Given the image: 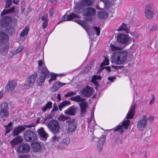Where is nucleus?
<instances>
[{"label":"nucleus","instance_id":"nucleus-1","mask_svg":"<svg viewBox=\"0 0 158 158\" xmlns=\"http://www.w3.org/2000/svg\"><path fill=\"white\" fill-rule=\"evenodd\" d=\"M135 104H134L131 106L130 109L125 118L127 119L124 120L121 124V123H120L118 124L117 126V127L114 130V131H118L121 135H122L124 132V130L123 128L126 130L128 129L130 122V120L128 119H132L133 118L135 114Z\"/></svg>","mask_w":158,"mask_h":158},{"label":"nucleus","instance_id":"nucleus-2","mask_svg":"<svg viewBox=\"0 0 158 158\" xmlns=\"http://www.w3.org/2000/svg\"><path fill=\"white\" fill-rule=\"evenodd\" d=\"M9 36L5 32L0 31V52L3 55H6L9 48Z\"/></svg>","mask_w":158,"mask_h":158},{"label":"nucleus","instance_id":"nucleus-3","mask_svg":"<svg viewBox=\"0 0 158 158\" xmlns=\"http://www.w3.org/2000/svg\"><path fill=\"white\" fill-rule=\"evenodd\" d=\"M127 54L126 51L115 52L112 54L111 60L117 64H123L126 60Z\"/></svg>","mask_w":158,"mask_h":158},{"label":"nucleus","instance_id":"nucleus-4","mask_svg":"<svg viewBox=\"0 0 158 158\" xmlns=\"http://www.w3.org/2000/svg\"><path fill=\"white\" fill-rule=\"evenodd\" d=\"M47 126L50 131L55 135H56V134H58L60 131L59 124L56 120L54 119L52 120L47 124Z\"/></svg>","mask_w":158,"mask_h":158},{"label":"nucleus","instance_id":"nucleus-5","mask_svg":"<svg viewBox=\"0 0 158 158\" xmlns=\"http://www.w3.org/2000/svg\"><path fill=\"white\" fill-rule=\"evenodd\" d=\"M50 76V72L48 70H42L40 74V77L37 80V85L41 86L44 83L46 77L49 78Z\"/></svg>","mask_w":158,"mask_h":158},{"label":"nucleus","instance_id":"nucleus-6","mask_svg":"<svg viewBox=\"0 0 158 158\" xmlns=\"http://www.w3.org/2000/svg\"><path fill=\"white\" fill-rule=\"evenodd\" d=\"M24 138L26 142H32L37 140V136L35 133L28 130L25 131L24 134Z\"/></svg>","mask_w":158,"mask_h":158},{"label":"nucleus","instance_id":"nucleus-7","mask_svg":"<svg viewBox=\"0 0 158 158\" xmlns=\"http://www.w3.org/2000/svg\"><path fill=\"white\" fill-rule=\"evenodd\" d=\"M148 119L146 116L143 115L137 123V127L139 131H143L146 128L148 123Z\"/></svg>","mask_w":158,"mask_h":158},{"label":"nucleus","instance_id":"nucleus-8","mask_svg":"<svg viewBox=\"0 0 158 158\" xmlns=\"http://www.w3.org/2000/svg\"><path fill=\"white\" fill-rule=\"evenodd\" d=\"M117 40L123 44H129L131 42L132 39L128 36L121 33H119L117 36Z\"/></svg>","mask_w":158,"mask_h":158},{"label":"nucleus","instance_id":"nucleus-9","mask_svg":"<svg viewBox=\"0 0 158 158\" xmlns=\"http://www.w3.org/2000/svg\"><path fill=\"white\" fill-rule=\"evenodd\" d=\"M92 2L91 0H82L79 4V6L75 7L74 9L75 12L77 13H81L83 9L85 6H91L92 4Z\"/></svg>","mask_w":158,"mask_h":158},{"label":"nucleus","instance_id":"nucleus-10","mask_svg":"<svg viewBox=\"0 0 158 158\" xmlns=\"http://www.w3.org/2000/svg\"><path fill=\"white\" fill-rule=\"evenodd\" d=\"M30 146L27 143H21L17 148V152L19 153L26 154L30 152Z\"/></svg>","mask_w":158,"mask_h":158},{"label":"nucleus","instance_id":"nucleus-11","mask_svg":"<svg viewBox=\"0 0 158 158\" xmlns=\"http://www.w3.org/2000/svg\"><path fill=\"white\" fill-rule=\"evenodd\" d=\"M8 103H2L0 105V117L1 118H7L8 116Z\"/></svg>","mask_w":158,"mask_h":158},{"label":"nucleus","instance_id":"nucleus-12","mask_svg":"<svg viewBox=\"0 0 158 158\" xmlns=\"http://www.w3.org/2000/svg\"><path fill=\"white\" fill-rule=\"evenodd\" d=\"M37 75L36 74H32L29 76L27 79V81L24 84V86L25 88L29 89L31 86H32L37 78Z\"/></svg>","mask_w":158,"mask_h":158},{"label":"nucleus","instance_id":"nucleus-13","mask_svg":"<svg viewBox=\"0 0 158 158\" xmlns=\"http://www.w3.org/2000/svg\"><path fill=\"white\" fill-rule=\"evenodd\" d=\"M66 122L68 123V132L69 133L74 132L76 129L77 124L75 119H73L71 120H67Z\"/></svg>","mask_w":158,"mask_h":158},{"label":"nucleus","instance_id":"nucleus-14","mask_svg":"<svg viewBox=\"0 0 158 158\" xmlns=\"http://www.w3.org/2000/svg\"><path fill=\"white\" fill-rule=\"evenodd\" d=\"M31 146L32 149V151L31 152V154L32 152H39L42 150V147L40 143L37 142H33L31 144Z\"/></svg>","mask_w":158,"mask_h":158},{"label":"nucleus","instance_id":"nucleus-15","mask_svg":"<svg viewBox=\"0 0 158 158\" xmlns=\"http://www.w3.org/2000/svg\"><path fill=\"white\" fill-rule=\"evenodd\" d=\"M16 85L17 84L15 81H9L5 86V90L9 93H11L14 91Z\"/></svg>","mask_w":158,"mask_h":158},{"label":"nucleus","instance_id":"nucleus-16","mask_svg":"<svg viewBox=\"0 0 158 158\" xmlns=\"http://www.w3.org/2000/svg\"><path fill=\"white\" fill-rule=\"evenodd\" d=\"M154 9L151 5H148L145 8V15L146 17L148 19H151L153 16Z\"/></svg>","mask_w":158,"mask_h":158},{"label":"nucleus","instance_id":"nucleus-17","mask_svg":"<svg viewBox=\"0 0 158 158\" xmlns=\"http://www.w3.org/2000/svg\"><path fill=\"white\" fill-rule=\"evenodd\" d=\"M77 109L78 108L77 106L73 105L65 110L64 113L66 115H75L77 113Z\"/></svg>","mask_w":158,"mask_h":158},{"label":"nucleus","instance_id":"nucleus-18","mask_svg":"<svg viewBox=\"0 0 158 158\" xmlns=\"http://www.w3.org/2000/svg\"><path fill=\"white\" fill-rule=\"evenodd\" d=\"M40 139L42 141H46L48 137V134L44 130L43 127H41L37 130Z\"/></svg>","mask_w":158,"mask_h":158},{"label":"nucleus","instance_id":"nucleus-19","mask_svg":"<svg viewBox=\"0 0 158 158\" xmlns=\"http://www.w3.org/2000/svg\"><path fill=\"white\" fill-rule=\"evenodd\" d=\"M92 90L93 89L92 87L87 85L81 90V92L83 95L86 97H89L92 95Z\"/></svg>","mask_w":158,"mask_h":158},{"label":"nucleus","instance_id":"nucleus-20","mask_svg":"<svg viewBox=\"0 0 158 158\" xmlns=\"http://www.w3.org/2000/svg\"><path fill=\"white\" fill-rule=\"evenodd\" d=\"M79 105L80 108L81 115L82 117H84L87 112L88 103L87 102H82L79 103Z\"/></svg>","mask_w":158,"mask_h":158},{"label":"nucleus","instance_id":"nucleus-21","mask_svg":"<svg viewBox=\"0 0 158 158\" xmlns=\"http://www.w3.org/2000/svg\"><path fill=\"white\" fill-rule=\"evenodd\" d=\"M96 11L92 7L86 8L84 11L83 15L86 16H93L95 15Z\"/></svg>","mask_w":158,"mask_h":158},{"label":"nucleus","instance_id":"nucleus-22","mask_svg":"<svg viewBox=\"0 0 158 158\" xmlns=\"http://www.w3.org/2000/svg\"><path fill=\"white\" fill-rule=\"evenodd\" d=\"M11 19L9 16H5L1 20L0 23L2 27H7L11 22Z\"/></svg>","mask_w":158,"mask_h":158},{"label":"nucleus","instance_id":"nucleus-23","mask_svg":"<svg viewBox=\"0 0 158 158\" xmlns=\"http://www.w3.org/2000/svg\"><path fill=\"white\" fill-rule=\"evenodd\" d=\"M79 16L73 13H71L68 15H64L62 17L61 20L57 24L64 21H70L73 18H77Z\"/></svg>","mask_w":158,"mask_h":158},{"label":"nucleus","instance_id":"nucleus-24","mask_svg":"<svg viewBox=\"0 0 158 158\" xmlns=\"http://www.w3.org/2000/svg\"><path fill=\"white\" fill-rule=\"evenodd\" d=\"M25 129L26 128L24 127V125H19L14 129L13 135L14 136L18 135L20 133L24 131Z\"/></svg>","mask_w":158,"mask_h":158},{"label":"nucleus","instance_id":"nucleus-25","mask_svg":"<svg viewBox=\"0 0 158 158\" xmlns=\"http://www.w3.org/2000/svg\"><path fill=\"white\" fill-rule=\"evenodd\" d=\"M23 139L20 136H18L10 141V143L13 146L22 143L23 141Z\"/></svg>","mask_w":158,"mask_h":158},{"label":"nucleus","instance_id":"nucleus-26","mask_svg":"<svg viewBox=\"0 0 158 158\" xmlns=\"http://www.w3.org/2000/svg\"><path fill=\"white\" fill-rule=\"evenodd\" d=\"M109 60L108 59L105 58L103 60V62L100 65V67L98 69H110V66L105 67L104 66L107 65L109 63Z\"/></svg>","mask_w":158,"mask_h":158},{"label":"nucleus","instance_id":"nucleus-27","mask_svg":"<svg viewBox=\"0 0 158 158\" xmlns=\"http://www.w3.org/2000/svg\"><path fill=\"white\" fill-rule=\"evenodd\" d=\"M60 82L59 81H57L55 82L52 86L50 88L51 91L52 92H54L59 90L61 87L60 86Z\"/></svg>","mask_w":158,"mask_h":158},{"label":"nucleus","instance_id":"nucleus-28","mask_svg":"<svg viewBox=\"0 0 158 158\" xmlns=\"http://www.w3.org/2000/svg\"><path fill=\"white\" fill-rule=\"evenodd\" d=\"M106 135L102 137L101 138L98 140L97 143V147L98 148H99V152H100L102 150L103 143L105 142L106 140Z\"/></svg>","mask_w":158,"mask_h":158},{"label":"nucleus","instance_id":"nucleus-29","mask_svg":"<svg viewBox=\"0 0 158 158\" xmlns=\"http://www.w3.org/2000/svg\"><path fill=\"white\" fill-rule=\"evenodd\" d=\"M74 21L82 26L85 29L88 35H90V33L89 32V27L86 24L85 22L80 20H75Z\"/></svg>","mask_w":158,"mask_h":158},{"label":"nucleus","instance_id":"nucleus-30","mask_svg":"<svg viewBox=\"0 0 158 158\" xmlns=\"http://www.w3.org/2000/svg\"><path fill=\"white\" fill-rule=\"evenodd\" d=\"M71 104L70 102L68 101L65 100L60 103V104L59 105L58 107L60 111H61L62 109L64 108V107L68 106Z\"/></svg>","mask_w":158,"mask_h":158},{"label":"nucleus","instance_id":"nucleus-31","mask_svg":"<svg viewBox=\"0 0 158 158\" xmlns=\"http://www.w3.org/2000/svg\"><path fill=\"white\" fill-rule=\"evenodd\" d=\"M29 25H27L25 28L21 31L20 36L22 37H24L25 36H27L29 31Z\"/></svg>","mask_w":158,"mask_h":158},{"label":"nucleus","instance_id":"nucleus-32","mask_svg":"<svg viewBox=\"0 0 158 158\" xmlns=\"http://www.w3.org/2000/svg\"><path fill=\"white\" fill-rule=\"evenodd\" d=\"M15 7H13L10 9L4 10L1 13V16H3L4 15L9 13H13L15 11Z\"/></svg>","mask_w":158,"mask_h":158},{"label":"nucleus","instance_id":"nucleus-33","mask_svg":"<svg viewBox=\"0 0 158 158\" xmlns=\"http://www.w3.org/2000/svg\"><path fill=\"white\" fill-rule=\"evenodd\" d=\"M12 122H10L7 125L5 126L6 128V135L9 133L12 129Z\"/></svg>","mask_w":158,"mask_h":158},{"label":"nucleus","instance_id":"nucleus-34","mask_svg":"<svg viewBox=\"0 0 158 158\" xmlns=\"http://www.w3.org/2000/svg\"><path fill=\"white\" fill-rule=\"evenodd\" d=\"M122 30L125 31L127 33H129L130 32L129 30L127 28L126 24L124 23H122V25L118 29V31Z\"/></svg>","mask_w":158,"mask_h":158},{"label":"nucleus","instance_id":"nucleus-35","mask_svg":"<svg viewBox=\"0 0 158 158\" xmlns=\"http://www.w3.org/2000/svg\"><path fill=\"white\" fill-rule=\"evenodd\" d=\"M98 15L99 18L102 19H105L107 17V13L105 11L99 12L98 14Z\"/></svg>","mask_w":158,"mask_h":158},{"label":"nucleus","instance_id":"nucleus-36","mask_svg":"<svg viewBox=\"0 0 158 158\" xmlns=\"http://www.w3.org/2000/svg\"><path fill=\"white\" fill-rule=\"evenodd\" d=\"M24 49L23 46H19L16 50H15L13 52V55H15L20 53Z\"/></svg>","mask_w":158,"mask_h":158},{"label":"nucleus","instance_id":"nucleus-37","mask_svg":"<svg viewBox=\"0 0 158 158\" xmlns=\"http://www.w3.org/2000/svg\"><path fill=\"white\" fill-rule=\"evenodd\" d=\"M38 64L39 69H47L44 64L41 60H39Z\"/></svg>","mask_w":158,"mask_h":158},{"label":"nucleus","instance_id":"nucleus-38","mask_svg":"<svg viewBox=\"0 0 158 158\" xmlns=\"http://www.w3.org/2000/svg\"><path fill=\"white\" fill-rule=\"evenodd\" d=\"M57 76V74L52 73L51 75V78L49 80V83H50L51 82L53 81H56V77Z\"/></svg>","mask_w":158,"mask_h":158},{"label":"nucleus","instance_id":"nucleus-39","mask_svg":"<svg viewBox=\"0 0 158 158\" xmlns=\"http://www.w3.org/2000/svg\"><path fill=\"white\" fill-rule=\"evenodd\" d=\"M70 118L65 116L64 114L60 115L59 117L58 118V119L61 121H65L67 119H70Z\"/></svg>","mask_w":158,"mask_h":158},{"label":"nucleus","instance_id":"nucleus-40","mask_svg":"<svg viewBox=\"0 0 158 158\" xmlns=\"http://www.w3.org/2000/svg\"><path fill=\"white\" fill-rule=\"evenodd\" d=\"M69 139L68 138H66L63 139L62 141L60 143V145L62 146L64 144L66 145L69 143Z\"/></svg>","mask_w":158,"mask_h":158},{"label":"nucleus","instance_id":"nucleus-41","mask_svg":"<svg viewBox=\"0 0 158 158\" xmlns=\"http://www.w3.org/2000/svg\"><path fill=\"white\" fill-rule=\"evenodd\" d=\"M94 60H92L89 63V64L87 65V66L86 68L87 69H94Z\"/></svg>","mask_w":158,"mask_h":158},{"label":"nucleus","instance_id":"nucleus-42","mask_svg":"<svg viewBox=\"0 0 158 158\" xmlns=\"http://www.w3.org/2000/svg\"><path fill=\"white\" fill-rule=\"evenodd\" d=\"M19 158H34V156H31V154L21 155L19 156Z\"/></svg>","mask_w":158,"mask_h":158},{"label":"nucleus","instance_id":"nucleus-43","mask_svg":"<svg viewBox=\"0 0 158 158\" xmlns=\"http://www.w3.org/2000/svg\"><path fill=\"white\" fill-rule=\"evenodd\" d=\"M110 48L112 51H118L120 50V48L119 47L115 46L112 44H110Z\"/></svg>","mask_w":158,"mask_h":158},{"label":"nucleus","instance_id":"nucleus-44","mask_svg":"<svg viewBox=\"0 0 158 158\" xmlns=\"http://www.w3.org/2000/svg\"><path fill=\"white\" fill-rule=\"evenodd\" d=\"M93 30L96 32L97 35L99 36L100 35V29L99 27H97L96 26H94L93 27Z\"/></svg>","mask_w":158,"mask_h":158},{"label":"nucleus","instance_id":"nucleus-45","mask_svg":"<svg viewBox=\"0 0 158 158\" xmlns=\"http://www.w3.org/2000/svg\"><path fill=\"white\" fill-rule=\"evenodd\" d=\"M76 94L75 92L73 91H69L67 93L64 95V96L65 97H71Z\"/></svg>","mask_w":158,"mask_h":158},{"label":"nucleus","instance_id":"nucleus-46","mask_svg":"<svg viewBox=\"0 0 158 158\" xmlns=\"http://www.w3.org/2000/svg\"><path fill=\"white\" fill-rule=\"evenodd\" d=\"M7 31L10 34H13L15 32V30L14 28L12 27H10L7 30Z\"/></svg>","mask_w":158,"mask_h":158},{"label":"nucleus","instance_id":"nucleus-47","mask_svg":"<svg viewBox=\"0 0 158 158\" xmlns=\"http://www.w3.org/2000/svg\"><path fill=\"white\" fill-rule=\"evenodd\" d=\"M92 80H93L95 81H96L98 80H101V76L100 75L97 76L96 75H95L93 76Z\"/></svg>","mask_w":158,"mask_h":158},{"label":"nucleus","instance_id":"nucleus-48","mask_svg":"<svg viewBox=\"0 0 158 158\" xmlns=\"http://www.w3.org/2000/svg\"><path fill=\"white\" fill-rule=\"evenodd\" d=\"M52 103L51 101L48 102L45 105V106L48 109L51 108L52 107Z\"/></svg>","mask_w":158,"mask_h":158},{"label":"nucleus","instance_id":"nucleus-49","mask_svg":"<svg viewBox=\"0 0 158 158\" xmlns=\"http://www.w3.org/2000/svg\"><path fill=\"white\" fill-rule=\"evenodd\" d=\"M91 82L93 83L96 86L101 87V86L100 85L98 84V82L97 81H95L91 79Z\"/></svg>","mask_w":158,"mask_h":158},{"label":"nucleus","instance_id":"nucleus-50","mask_svg":"<svg viewBox=\"0 0 158 158\" xmlns=\"http://www.w3.org/2000/svg\"><path fill=\"white\" fill-rule=\"evenodd\" d=\"M115 77L114 76H109L108 77V80L113 82L114 80L115 79Z\"/></svg>","mask_w":158,"mask_h":158},{"label":"nucleus","instance_id":"nucleus-51","mask_svg":"<svg viewBox=\"0 0 158 158\" xmlns=\"http://www.w3.org/2000/svg\"><path fill=\"white\" fill-rule=\"evenodd\" d=\"M24 127L26 128V127H27L28 128H30L32 127H35V124L34 123H31L30 125H23Z\"/></svg>","mask_w":158,"mask_h":158},{"label":"nucleus","instance_id":"nucleus-52","mask_svg":"<svg viewBox=\"0 0 158 158\" xmlns=\"http://www.w3.org/2000/svg\"><path fill=\"white\" fill-rule=\"evenodd\" d=\"M42 20L44 22H48L47 19V15H45L42 18Z\"/></svg>","mask_w":158,"mask_h":158},{"label":"nucleus","instance_id":"nucleus-53","mask_svg":"<svg viewBox=\"0 0 158 158\" xmlns=\"http://www.w3.org/2000/svg\"><path fill=\"white\" fill-rule=\"evenodd\" d=\"M152 98L151 99L149 102V104L150 105H151L153 103L154 100L155 99V97L154 95L153 94H152Z\"/></svg>","mask_w":158,"mask_h":158},{"label":"nucleus","instance_id":"nucleus-54","mask_svg":"<svg viewBox=\"0 0 158 158\" xmlns=\"http://www.w3.org/2000/svg\"><path fill=\"white\" fill-rule=\"evenodd\" d=\"M154 117L153 116H150L148 118H147L148 119V122L150 123H152L153 120H154Z\"/></svg>","mask_w":158,"mask_h":158},{"label":"nucleus","instance_id":"nucleus-55","mask_svg":"<svg viewBox=\"0 0 158 158\" xmlns=\"http://www.w3.org/2000/svg\"><path fill=\"white\" fill-rule=\"evenodd\" d=\"M53 117V115L49 114L46 117H45L44 121H45V120L48 119L49 118H52Z\"/></svg>","mask_w":158,"mask_h":158},{"label":"nucleus","instance_id":"nucleus-56","mask_svg":"<svg viewBox=\"0 0 158 158\" xmlns=\"http://www.w3.org/2000/svg\"><path fill=\"white\" fill-rule=\"evenodd\" d=\"M78 95H77V96H75L74 97H72L70 98V99L72 100V101H75L76 102V101H77V98H78V97H78Z\"/></svg>","mask_w":158,"mask_h":158},{"label":"nucleus","instance_id":"nucleus-57","mask_svg":"<svg viewBox=\"0 0 158 158\" xmlns=\"http://www.w3.org/2000/svg\"><path fill=\"white\" fill-rule=\"evenodd\" d=\"M122 72H123L124 75L126 76H128L129 74L127 73L128 72V70H122Z\"/></svg>","mask_w":158,"mask_h":158},{"label":"nucleus","instance_id":"nucleus-58","mask_svg":"<svg viewBox=\"0 0 158 158\" xmlns=\"http://www.w3.org/2000/svg\"><path fill=\"white\" fill-rule=\"evenodd\" d=\"M49 14L50 16H52L53 14V9L52 8L49 11Z\"/></svg>","mask_w":158,"mask_h":158},{"label":"nucleus","instance_id":"nucleus-59","mask_svg":"<svg viewBox=\"0 0 158 158\" xmlns=\"http://www.w3.org/2000/svg\"><path fill=\"white\" fill-rule=\"evenodd\" d=\"M112 68L113 69H122L123 68V67L122 66H116L112 65Z\"/></svg>","mask_w":158,"mask_h":158},{"label":"nucleus","instance_id":"nucleus-60","mask_svg":"<svg viewBox=\"0 0 158 158\" xmlns=\"http://www.w3.org/2000/svg\"><path fill=\"white\" fill-rule=\"evenodd\" d=\"M57 135L56 134V135H55L54 136H53L52 137V139L55 140H56L57 141H58L59 138L58 137H57L56 136H57Z\"/></svg>","mask_w":158,"mask_h":158},{"label":"nucleus","instance_id":"nucleus-61","mask_svg":"<svg viewBox=\"0 0 158 158\" xmlns=\"http://www.w3.org/2000/svg\"><path fill=\"white\" fill-rule=\"evenodd\" d=\"M48 22H44L43 23L42 26L43 28H45L47 26Z\"/></svg>","mask_w":158,"mask_h":158},{"label":"nucleus","instance_id":"nucleus-62","mask_svg":"<svg viewBox=\"0 0 158 158\" xmlns=\"http://www.w3.org/2000/svg\"><path fill=\"white\" fill-rule=\"evenodd\" d=\"M94 117H92L91 116V117L90 118H89L87 119V123L89 124L92 121V120L93 119V118Z\"/></svg>","mask_w":158,"mask_h":158},{"label":"nucleus","instance_id":"nucleus-63","mask_svg":"<svg viewBox=\"0 0 158 158\" xmlns=\"http://www.w3.org/2000/svg\"><path fill=\"white\" fill-rule=\"evenodd\" d=\"M58 110L57 106H54L53 107V108L52 110V111H56Z\"/></svg>","mask_w":158,"mask_h":158},{"label":"nucleus","instance_id":"nucleus-64","mask_svg":"<svg viewBox=\"0 0 158 158\" xmlns=\"http://www.w3.org/2000/svg\"><path fill=\"white\" fill-rule=\"evenodd\" d=\"M78 97H78L77 98V101L76 102H81V98L80 97V96L79 95Z\"/></svg>","mask_w":158,"mask_h":158}]
</instances>
